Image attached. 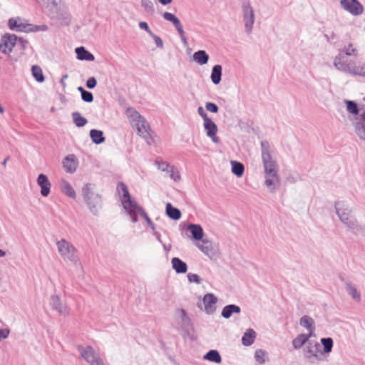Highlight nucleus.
I'll return each instance as SVG.
<instances>
[{
    "instance_id": "64",
    "label": "nucleus",
    "mask_w": 365,
    "mask_h": 365,
    "mask_svg": "<svg viewBox=\"0 0 365 365\" xmlns=\"http://www.w3.org/2000/svg\"><path fill=\"white\" fill-rule=\"evenodd\" d=\"M6 255V252L2 250H0V257H3Z\"/></svg>"
},
{
    "instance_id": "11",
    "label": "nucleus",
    "mask_w": 365,
    "mask_h": 365,
    "mask_svg": "<svg viewBox=\"0 0 365 365\" xmlns=\"http://www.w3.org/2000/svg\"><path fill=\"white\" fill-rule=\"evenodd\" d=\"M242 19L245 26V31L247 35L252 32L255 21V15L253 8L249 1H243L242 3Z\"/></svg>"
},
{
    "instance_id": "5",
    "label": "nucleus",
    "mask_w": 365,
    "mask_h": 365,
    "mask_svg": "<svg viewBox=\"0 0 365 365\" xmlns=\"http://www.w3.org/2000/svg\"><path fill=\"white\" fill-rule=\"evenodd\" d=\"M82 195L90 212L94 215H98L102 207V197L98 192L96 185L86 183L82 187Z\"/></svg>"
},
{
    "instance_id": "62",
    "label": "nucleus",
    "mask_w": 365,
    "mask_h": 365,
    "mask_svg": "<svg viewBox=\"0 0 365 365\" xmlns=\"http://www.w3.org/2000/svg\"><path fill=\"white\" fill-rule=\"evenodd\" d=\"M163 247H164L165 250L168 252L171 249V245H163Z\"/></svg>"
},
{
    "instance_id": "9",
    "label": "nucleus",
    "mask_w": 365,
    "mask_h": 365,
    "mask_svg": "<svg viewBox=\"0 0 365 365\" xmlns=\"http://www.w3.org/2000/svg\"><path fill=\"white\" fill-rule=\"evenodd\" d=\"M27 44L28 41L21 38H17L14 34H6L1 40L0 50L5 54H9L15 46L19 45L24 48Z\"/></svg>"
},
{
    "instance_id": "19",
    "label": "nucleus",
    "mask_w": 365,
    "mask_h": 365,
    "mask_svg": "<svg viewBox=\"0 0 365 365\" xmlns=\"http://www.w3.org/2000/svg\"><path fill=\"white\" fill-rule=\"evenodd\" d=\"M202 301L205 313L212 314L216 310L215 304L217 302V298L213 294L207 293L203 297Z\"/></svg>"
},
{
    "instance_id": "49",
    "label": "nucleus",
    "mask_w": 365,
    "mask_h": 365,
    "mask_svg": "<svg viewBox=\"0 0 365 365\" xmlns=\"http://www.w3.org/2000/svg\"><path fill=\"white\" fill-rule=\"evenodd\" d=\"M205 108L207 110L213 113H216L219 110L218 106L215 103L211 102L205 103Z\"/></svg>"
},
{
    "instance_id": "16",
    "label": "nucleus",
    "mask_w": 365,
    "mask_h": 365,
    "mask_svg": "<svg viewBox=\"0 0 365 365\" xmlns=\"http://www.w3.org/2000/svg\"><path fill=\"white\" fill-rule=\"evenodd\" d=\"M49 304L51 308L56 311L60 315L66 317L69 314L68 307L64 304L61 298L58 294H53L50 297Z\"/></svg>"
},
{
    "instance_id": "17",
    "label": "nucleus",
    "mask_w": 365,
    "mask_h": 365,
    "mask_svg": "<svg viewBox=\"0 0 365 365\" xmlns=\"http://www.w3.org/2000/svg\"><path fill=\"white\" fill-rule=\"evenodd\" d=\"M78 165L77 158L73 154H70L66 156L62 160V167L65 172L68 173H73L76 171Z\"/></svg>"
},
{
    "instance_id": "38",
    "label": "nucleus",
    "mask_w": 365,
    "mask_h": 365,
    "mask_svg": "<svg viewBox=\"0 0 365 365\" xmlns=\"http://www.w3.org/2000/svg\"><path fill=\"white\" fill-rule=\"evenodd\" d=\"M204 359L219 364L222 361V358L217 350H210L205 356Z\"/></svg>"
},
{
    "instance_id": "20",
    "label": "nucleus",
    "mask_w": 365,
    "mask_h": 365,
    "mask_svg": "<svg viewBox=\"0 0 365 365\" xmlns=\"http://www.w3.org/2000/svg\"><path fill=\"white\" fill-rule=\"evenodd\" d=\"M264 185L271 192H275L279 184V176L278 173H264Z\"/></svg>"
},
{
    "instance_id": "2",
    "label": "nucleus",
    "mask_w": 365,
    "mask_h": 365,
    "mask_svg": "<svg viewBox=\"0 0 365 365\" xmlns=\"http://www.w3.org/2000/svg\"><path fill=\"white\" fill-rule=\"evenodd\" d=\"M335 213L339 222L348 230L354 233L365 230L363 225L354 215V209L346 200L338 199L334 202Z\"/></svg>"
},
{
    "instance_id": "25",
    "label": "nucleus",
    "mask_w": 365,
    "mask_h": 365,
    "mask_svg": "<svg viewBox=\"0 0 365 365\" xmlns=\"http://www.w3.org/2000/svg\"><path fill=\"white\" fill-rule=\"evenodd\" d=\"M344 103L346 104V111L352 115L351 118H356L360 115L363 110H365L364 107L359 108L357 103L353 101L345 100Z\"/></svg>"
},
{
    "instance_id": "30",
    "label": "nucleus",
    "mask_w": 365,
    "mask_h": 365,
    "mask_svg": "<svg viewBox=\"0 0 365 365\" xmlns=\"http://www.w3.org/2000/svg\"><path fill=\"white\" fill-rule=\"evenodd\" d=\"M60 189L63 193L71 198H76V194L71 185L65 179L60 181Z\"/></svg>"
},
{
    "instance_id": "15",
    "label": "nucleus",
    "mask_w": 365,
    "mask_h": 365,
    "mask_svg": "<svg viewBox=\"0 0 365 365\" xmlns=\"http://www.w3.org/2000/svg\"><path fill=\"white\" fill-rule=\"evenodd\" d=\"M340 5L353 16H359L364 12V7L358 0H341Z\"/></svg>"
},
{
    "instance_id": "44",
    "label": "nucleus",
    "mask_w": 365,
    "mask_h": 365,
    "mask_svg": "<svg viewBox=\"0 0 365 365\" xmlns=\"http://www.w3.org/2000/svg\"><path fill=\"white\" fill-rule=\"evenodd\" d=\"M140 6L145 13L153 14L155 11L154 4L152 0H141Z\"/></svg>"
},
{
    "instance_id": "59",
    "label": "nucleus",
    "mask_w": 365,
    "mask_h": 365,
    "mask_svg": "<svg viewBox=\"0 0 365 365\" xmlns=\"http://www.w3.org/2000/svg\"><path fill=\"white\" fill-rule=\"evenodd\" d=\"M158 1L161 5L166 6V5L170 4L173 0H158Z\"/></svg>"
},
{
    "instance_id": "21",
    "label": "nucleus",
    "mask_w": 365,
    "mask_h": 365,
    "mask_svg": "<svg viewBox=\"0 0 365 365\" xmlns=\"http://www.w3.org/2000/svg\"><path fill=\"white\" fill-rule=\"evenodd\" d=\"M203 126L206 131V134L210 137L214 143L218 142L216 136L217 133V126L211 118H208L203 121Z\"/></svg>"
},
{
    "instance_id": "47",
    "label": "nucleus",
    "mask_w": 365,
    "mask_h": 365,
    "mask_svg": "<svg viewBox=\"0 0 365 365\" xmlns=\"http://www.w3.org/2000/svg\"><path fill=\"white\" fill-rule=\"evenodd\" d=\"M36 2L43 9V7L49 6V3L53 5H56L58 0H35Z\"/></svg>"
},
{
    "instance_id": "39",
    "label": "nucleus",
    "mask_w": 365,
    "mask_h": 365,
    "mask_svg": "<svg viewBox=\"0 0 365 365\" xmlns=\"http://www.w3.org/2000/svg\"><path fill=\"white\" fill-rule=\"evenodd\" d=\"M163 16L164 19L171 22L177 30L182 27L180 20L174 14L166 11L163 14Z\"/></svg>"
},
{
    "instance_id": "56",
    "label": "nucleus",
    "mask_w": 365,
    "mask_h": 365,
    "mask_svg": "<svg viewBox=\"0 0 365 365\" xmlns=\"http://www.w3.org/2000/svg\"><path fill=\"white\" fill-rule=\"evenodd\" d=\"M150 36L153 37V38L158 47H159V48L163 47V42L159 36L155 35L153 33V35H150Z\"/></svg>"
},
{
    "instance_id": "12",
    "label": "nucleus",
    "mask_w": 365,
    "mask_h": 365,
    "mask_svg": "<svg viewBox=\"0 0 365 365\" xmlns=\"http://www.w3.org/2000/svg\"><path fill=\"white\" fill-rule=\"evenodd\" d=\"M304 359L309 363H317L322 360L323 353L317 342H308L303 349Z\"/></svg>"
},
{
    "instance_id": "40",
    "label": "nucleus",
    "mask_w": 365,
    "mask_h": 365,
    "mask_svg": "<svg viewBox=\"0 0 365 365\" xmlns=\"http://www.w3.org/2000/svg\"><path fill=\"white\" fill-rule=\"evenodd\" d=\"M232 165V172L233 174L237 175V177L242 176L245 170V167L242 163L240 162H237L235 160H232L230 162Z\"/></svg>"
},
{
    "instance_id": "45",
    "label": "nucleus",
    "mask_w": 365,
    "mask_h": 365,
    "mask_svg": "<svg viewBox=\"0 0 365 365\" xmlns=\"http://www.w3.org/2000/svg\"><path fill=\"white\" fill-rule=\"evenodd\" d=\"M32 75L38 82L44 81V76L41 68L38 66H33L31 68Z\"/></svg>"
},
{
    "instance_id": "18",
    "label": "nucleus",
    "mask_w": 365,
    "mask_h": 365,
    "mask_svg": "<svg viewBox=\"0 0 365 365\" xmlns=\"http://www.w3.org/2000/svg\"><path fill=\"white\" fill-rule=\"evenodd\" d=\"M175 314V317L180 321L182 330H191L192 329L191 319L185 309H177Z\"/></svg>"
},
{
    "instance_id": "53",
    "label": "nucleus",
    "mask_w": 365,
    "mask_h": 365,
    "mask_svg": "<svg viewBox=\"0 0 365 365\" xmlns=\"http://www.w3.org/2000/svg\"><path fill=\"white\" fill-rule=\"evenodd\" d=\"M48 30V26L46 25H41V26H32L31 30L30 31H46Z\"/></svg>"
},
{
    "instance_id": "14",
    "label": "nucleus",
    "mask_w": 365,
    "mask_h": 365,
    "mask_svg": "<svg viewBox=\"0 0 365 365\" xmlns=\"http://www.w3.org/2000/svg\"><path fill=\"white\" fill-rule=\"evenodd\" d=\"M351 125L357 137L365 142V110H363L360 115L350 118Z\"/></svg>"
},
{
    "instance_id": "10",
    "label": "nucleus",
    "mask_w": 365,
    "mask_h": 365,
    "mask_svg": "<svg viewBox=\"0 0 365 365\" xmlns=\"http://www.w3.org/2000/svg\"><path fill=\"white\" fill-rule=\"evenodd\" d=\"M81 357L89 365H106L99 354L91 346H78Z\"/></svg>"
},
{
    "instance_id": "48",
    "label": "nucleus",
    "mask_w": 365,
    "mask_h": 365,
    "mask_svg": "<svg viewBox=\"0 0 365 365\" xmlns=\"http://www.w3.org/2000/svg\"><path fill=\"white\" fill-rule=\"evenodd\" d=\"M187 277L188 281L190 283L195 282V283L199 284L202 282V279L197 274L189 273Z\"/></svg>"
},
{
    "instance_id": "46",
    "label": "nucleus",
    "mask_w": 365,
    "mask_h": 365,
    "mask_svg": "<svg viewBox=\"0 0 365 365\" xmlns=\"http://www.w3.org/2000/svg\"><path fill=\"white\" fill-rule=\"evenodd\" d=\"M168 173H169L170 178L173 179L174 181L177 182L180 180V175L178 170L176 168H175L174 166L170 167V169Z\"/></svg>"
},
{
    "instance_id": "63",
    "label": "nucleus",
    "mask_w": 365,
    "mask_h": 365,
    "mask_svg": "<svg viewBox=\"0 0 365 365\" xmlns=\"http://www.w3.org/2000/svg\"><path fill=\"white\" fill-rule=\"evenodd\" d=\"M78 91L81 93V95L83 94V92L86 91V90L81 86H79L78 88Z\"/></svg>"
},
{
    "instance_id": "1",
    "label": "nucleus",
    "mask_w": 365,
    "mask_h": 365,
    "mask_svg": "<svg viewBox=\"0 0 365 365\" xmlns=\"http://www.w3.org/2000/svg\"><path fill=\"white\" fill-rule=\"evenodd\" d=\"M358 55L359 50L350 43L339 50L338 54L333 59V66L341 73L365 78V62L349 58L351 56L356 57Z\"/></svg>"
},
{
    "instance_id": "58",
    "label": "nucleus",
    "mask_w": 365,
    "mask_h": 365,
    "mask_svg": "<svg viewBox=\"0 0 365 365\" xmlns=\"http://www.w3.org/2000/svg\"><path fill=\"white\" fill-rule=\"evenodd\" d=\"M9 329H0V340L6 339L9 335Z\"/></svg>"
},
{
    "instance_id": "31",
    "label": "nucleus",
    "mask_w": 365,
    "mask_h": 365,
    "mask_svg": "<svg viewBox=\"0 0 365 365\" xmlns=\"http://www.w3.org/2000/svg\"><path fill=\"white\" fill-rule=\"evenodd\" d=\"M240 312L241 309L239 306L235 304H229L222 309L221 315L225 319H229L232 314H240Z\"/></svg>"
},
{
    "instance_id": "54",
    "label": "nucleus",
    "mask_w": 365,
    "mask_h": 365,
    "mask_svg": "<svg viewBox=\"0 0 365 365\" xmlns=\"http://www.w3.org/2000/svg\"><path fill=\"white\" fill-rule=\"evenodd\" d=\"M197 113L202 118L203 121L208 119L209 117L202 106L197 108Z\"/></svg>"
},
{
    "instance_id": "26",
    "label": "nucleus",
    "mask_w": 365,
    "mask_h": 365,
    "mask_svg": "<svg viewBox=\"0 0 365 365\" xmlns=\"http://www.w3.org/2000/svg\"><path fill=\"white\" fill-rule=\"evenodd\" d=\"M187 230H189L192 237L195 240L200 241L202 240L204 232L201 225L198 224H190L187 225Z\"/></svg>"
},
{
    "instance_id": "50",
    "label": "nucleus",
    "mask_w": 365,
    "mask_h": 365,
    "mask_svg": "<svg viewBox=\"0 0 365 365\" xmlns=\"http://www.w3.org/2000/svg\"><path fill=\"white\" fill-rule=\"evenodd\" d=\"M81 98L83 101L86 103H91L93 101V96L92 93L86 91L81 95Z\"/></svg>"
},
{
    "instance_id": "7",
    "label": "nucleus",
    "mask_w": 365,
    "mask_h": 365,
    "mask_svg": "<svg viewBox=\"0 0 365 365\" xmlns=\"http://www.w3.org/2000/svg\"><path fill=\"white\" fill-rule=\"evenodd\" d=\"M48 15L53 19L59 21L62 25H68L71 22V14L68 7L58 0L56 5L49 3V6L43 7Z\"/></svg>"
},
{
    "instance_id": "37",
    "label": "nucleus",
    "mask_w": 365,
    "mask_h": 365,
    "mask_svg": "<svg viewBox=\"0 0 365 365\" xmlns=\"http://www.w3.org/2000/svg\"><path fill=\"white\" fill-rule=\"evenodd\" d=\"M90 137L92 141L96 144H101L105 141L103 132L99 130L92 129L90 131Z\"/></svg>"
},
{
    "instance_id": "32",
    "label": "nucleus",
    "mask_w": 365,
    "mask_h": 365,
    "mask_svg": "<svg viewBox=\"0 0 365 365\" xmlns=\"http://www.w3.org/2000/svg\"><path fill=\"white\" fill-rule=\"evenodd\" d=\"M346 293L351 297L356 302H360L361 300V295L360 292L351 284H346L345 286Z\"/></svg>"
},
{
    "instance_id": "8",
    "label": "nucleus",
    "mask_w": 365,
    "mask_h": 365,
    "mask_svg": "<svg viewBox=\"0 0 365 365\" xmlns=\"http://www.w3.org/2000/svg\"><path fill=\"white\" fill-rule=\"evenodd\" d=\"M261 150L264 173H278L277 161L273 158L272 152L267 141L261 142Z\"/></svg>"
},
{
    "instance_id": "43",
    "label": "nucleus",
    "mask_w": 365,
    "mask_h": 365,
    "mask_svg": "<svg viewBox=\"0 0 365 365\" xmlns=\"http://www.w3.org/2000/svg\"><path fill=\"white\" fill-rule=\"evenodd\" d=\"M255 359L258 363L264 364L267 360V353L263 349H257L255 352Z\"/></svg>"
},
{
    "instance_id": "60",
    "label": "nucleus",
    "mask_w": 365,
    "mask_h": 365,
    "mask_svg": "<svg viewBox=\"0 0 365 365\" xmlns=\"http://www.w3.org/2000/svg\"><path fill=\"white\" fill-rule=\"evenodd\" d=\"M317 97L319 100H325V98H326L325 93H317Z\"/></svg>"
},
{
    "instance_id": "52",
    "label": "nucleus",
    "mask_w": 365,
    "mask_h": 365,
    "mask_svg": "<svg viewBox=\"0 0 365 365\" xmlns=\"http://www.w3.org/2000/svg\"><path fill=\"white\" fill-rule=\"evenodd\" d=\"M158 169H160V170H162L163 172H165V171L168 172L169 170L170 169V167H172L166 162L158 163Z\"/></svg>"
},
{
    "instance_id": "51",
    "label": "nucleus",
    "mask_w": 365,
    "mask_h": 365,
    "mask_svg": "<svg viewBox=\"0 0 365 365\" xmlns=\"http://www.w3.org/2000/svg\"><path fill=\"white\" fill-rule=\"evenodd\" d=\"M97 81L94 77H90L86 81V86L89 89H93L96 86Z\"/></svg>"
},
{
    "instance_id": "24",
    "label": "nucleus",
    "mask_w": 365,
    "mask_h": 365,
    "mask_svg": "<svg viewBox=\"0 0 365 365\" xmlns=\"http://www.w3.org/2000/svg\"><path fill=\"white\" fill-rule=\"evenodd\" d=\"M299 324L301 327H302L308 330L309 333L307 334V335H309L312 337L315 336L314 335V331H315L314 321L311 317H309L308 315L302 316L299 320Z\"/></svg>"
},
{
    "instance_id": "28",
    "label": "nucleus",
    "mask_w": 365,
    "mask_h": 365,
    "mask_svg": "<svg viewBox=\"0 0 365 365\" xmlns=\"http://www.w3.org/2000/svg\"><path fill=\"white\" fill-rule=\"evenodd\" d=\"M311 337V336L306 334H300L297 335L292 341L293 348L298 350L301 349L304 345L306 346L309 338Z\"/></svg>"
},
{
    "instance_id": "29",
    "label": "nucleus",
    "mask_w": 365,
    "mask_h": 365,
    "mask_svg": "<svg viewBox=\"0 0 365 365\" xmlns=\"http://www.w3.org/2000/svg\"><path fill=\"white\" fill-rule=\"evenodd\" d=\"M75 52L78 60L93 61L95 59L94 56L87 51L83 46L76 48Z\"/></svg>"
},
{
    "instance_id": "6",
    "label": "nucleus",
    "mask_w": 365,
    "mask_h": 365,
    "mask_svg": "<svg viewBox=\"0 0 365 365\" xmlns=\"http://www.w3.org/2000/svg\"><path fill=\"white\" fill-rule=\"evenodd\" d=\"M58 253L67 264L76 265L79 261L77 249L68 240L62 238L56 242Z\"/></svg>"
},
{
    "instance_id": "61",
    "label": "nucleus",
    "mask_w": 365,
    "mask_h": 365,
    "mask_svg": "<svg viewBox=\"0 0 365 365\" xmlns=\"http://www.w3.org/2000/svg\"><path fill=\"white\" fill-rule=\"evenodd\" d=\"M154 235H155V236L156 237L157 240H158L160 242H162V241H161V238H160V235L158 232H154Z\"/></svg>"
},
{
    "instance_id": "34",
    "label": "nucleus",
    "mask_w": 365,
    "mask_h": 365,
    "mask_svg": "<svg viewBox=\"0 0 365 365\" xmlns=\"http://www.w3.org/2000/svg\"><path fill=\"white\" fill-rule=\"evenodd\" d=\"M222 68L220 65H215L212 68L210 78L215 85H218L221 81Z\"/></svg>"
},
{
    "instance_id": "27",
    "label": "nucleus",
    "mask_w": 365,
    "mask_h": 365,
    "mask_svg": "<svg viewBox=\"0 0 365 365\" xmlns=\"http://www.w3.org/2000/svg\"><path fill=\"white\" fill-rule=\"evenodd\" d=\"M171 264L173 269L177 274H184L187 272V264L181 260L178 257H173L171 259Z\"/></svg>"
},
{
    "instance_id": "3",
    "label": "nucleus",
    "mask_w": 365,
    "mask_h": 365,
    "mask_svg": "<svg viewBox=\"0 0 365 365\" xmlns=\"http://www.w3.org/2000/svg\"><path fill=\"white\" fill-rule=\"evenodd\" d=\"M119 194L121 195V203L127 215L130 217L133 222H137L138 215H140L146 221L148 225H151L152 221L142 207L130 196L127 186L119 182L117 187Z\"/></svg>"
},
{
    "instance_id": "41",
    "label": "nucleus",
    "mask_w": 365,
    "mask_h": 365,
    "mask_svg": "<svg viewBox=\"0 0 365 365\" xmlns=\"http://www.w3.org/2000/svg\"><path fill=\"white\" fill-rule=\"evenodd\" d=\"M72 118L73 123L77 127H83L87 123V119L83 117L80 113L73 112L72 113Z\"/></svg>"
},
{
    "instance_id": "23",
    "label": "nucleus",
    "mask_w": 365,
    "mask_h": 365,
    "mask_svg": "<svg viewBox=\"0 0 365 365\" xmlns=\"http://www.w3.org/2000/svg\"><path fill=\"white\" fill-rule=\"evenodd\" d=\"M9 26L11 29L16 31L29 32L31 30V24H24L20 19H10Z\"/></svg>"
},
{
    "instance_id": "4",
    "label": "nucleus",
    "mask_w": 365,
    "mask_h": 365,
    "mask_svg": "<svg viewBox=\"0 0 365 365\" xmlns=\"http://www.w3.org/2000/svg\"><path fill=\"white\" fill-rule=\"evenodd\" d=\"M126 114L132 126L137 130V133L143 138L148 144L153 142L151 136V129L148 122L137 110L133 108H128Z\"/></svg>"
},
{
    "instance_id": "55",
    "label": "nucleus",
    "mask_w": 365,
    "mask_h": 365,
    "mask_svg": "<svg viewBox=\"0 0 365 365\" xmlns=\"http://www.w3.org/2000/svg\"><path fill=\"white\" fill-rule=\"evenodd\" d=\"M139 27L141 29L145 30L147 33H148L150 35H153L152 31L150 29L148 24L145 21H141L139 23Z\"/></svg>"
},
{
    "instance_id": "13",
    "label": "nucleus",
    "mask_w": 365,
    "mask_h": 365,
    "mask_svg": "<svg viewBox=\"0 0 365 365\" xmlns=\"http://www.w3.org/2000/svg\"><path fill=\"white\" fill-rule=\"evenodd\" d=\"M196 247L210 259H216L219 256L217 246L208 239L201 240V243H197Z\"/></svg>"
},
{
    "instance_id": "36",
    "label": "nucleus",
    "mask_w": 365,
    "mask_h": 365,
    "mask_svg": "<svg viewBox=\"0 0 365 365\" xmlns=\"http://www.w3.org/2000/svg\"><path fill=\"white\" fill-rule=\"evenodd\" d=\"M165 212L170 219L174 220H178L181 217L180 210L176 207H173L170 202L167 203L166 205Z\"/></svg>"
},
{
    "instance_id": "22",
    "label": "nucleus",
    "mask_w": 365,
    "mask_h": 365,
    "mask_svg": "<svg viewBox=\"0 0 365 365\" xmlns=\"http://www.w3.org/2000/svg\"><path fill=\"white\" fill-rule=\"evenodd\" d=\"M37 184L41 187V194L43 197H47L50 193L51 184L48 180V177L41 173L37 178Z\"/></svg>"
},
{
    "instance_id": "35",
    "label": "nucleus",
    "mask_w": 365,
    "mask_h": 365,
    "mask_svg": "<svg viewBox=\"0 0 365 365\" xmlns=\"http://www.w3.org/2000/svg\"><path fill=\"white\" fill-rule=\"evenodd\" d=\"M193 60L200 65H205L209 61V55L204 50H200L194 53Z\"/></svg>"
},
{
    "instance_id": "57",
    "label": "nucleus",
    "mask_w": 365,
    "mask_h": 365,
    "mask_svg": "<svg viewBox=\"0 0 365 365\" xmlns=\"http://www.w3.org/2000/svg\"><path fill=\"white\" fill-rule=\"evenodd\" d=\"M177 31L180 36L181 41H182L183 44L187 45V38L185 36V32H184L183 28L182 27V28L178 29Z\"/></svg>"
},
{
    "instance_id": "42",
    "label": "nucleus",
    "mask_w": 365,
    "mask_h": 365,
    "mask_svg": "<svg viewBox=\"0 0 365 365\" xmlns=\"http://www.w3.org/2000/svg\"><path fill=\"white\" fill-rule=\"evenodd\" d=\"M321 343L323 345V351L324 354H329L333 348V339L330 337L322 338L321 339Z\"/></svg>"
},
{
    "instance_id": "33",
    "label": "nucleus",
    "mask_w": 365,
    "mask_h": 365,
    "mask_svg": "<svg viewBox=\"0 0 365 365\" xmlns=\"http://www.w3.org/2000/svg\"><path fill=\"white\" fill-rule=\"evenodd\" d=\"M256 338V332L252 329H248L242 337V343L244 346L252 345Z\"/></svg>"
}]
</instances>
